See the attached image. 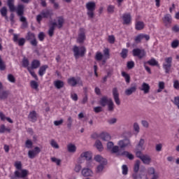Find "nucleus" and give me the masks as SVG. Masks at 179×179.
I'll use <instances>...</instances> for the list:
<instances>
[{
  "label": "nucleus",
  "mask_w": 179,
  "mask_h": 179,
  "mask_svg": "<svg viewBox=\"0 0 179 179\" xmlns=\"http://www.w3.org/2000/svg\"><path fill=\"white\" fill-rule=\"evenodd\" d=\"M13 41L14 43H17L19 45V47H23L24 44H26V40L27 41H29L31 45L33 47H37V45L38 44V42L37 41V38H36V34L31 31H28L25 38H20V34H13Z\"/></svg>",
  "instance_id": "obj_1"
},
{
  "label": "nucleus",
  "mask_w": 179,
  "mask_h": 179,
  "mask_svg": "<svg viewBox=\"0 0 179 179\" xmlns=\"http://www.w3.org/2000/svg\"><path fill=\"white\" fill-rule=\"evenodd\" d=\"M64 23H65V20L64 19V17H57V23L55 22L51 23V26L50 27L48 30V36L50 37H52V36H54L55 27H57V29H62V27H64Z\"/></svg>",
  "instance_id": "obj_2"
},
{
  "label": "nucleus",
  "mask_w": 179,
  "mask_h": 179,
  "mask_svg": "<svg viewBox=\"0 0 179 179\" xmlns=\"http://www.w3.org/2000/svg\"><path fill=\"white\" fill-rule=\"evenodd\" d=\"M54 13L52 12V10H42L41 14L36 16V21L40 24L41 23V21L43 20V18L48 19L49 17L50 19H51Z\"/></svg>",
  "instance_id": "obj_3"
},
{
  "label": "nucleus",
  "mask_w": 179,
  "mask_h": 179,
  "mask_svg": "<svg viewBox=\"0 0 179 179\" xmlns=\"http://www.w3.org/2000/svg\"><path fill=\"white\" fill-rule=\"evenodd\" d=\"M73 52L76 59H78L79 57H85V54H86V48L85 46L79 47L78 45H74L73 47Z\"/></svg>",
  "instance_id": "obj_4"
},
{
  "label": "nucleus",
  "mask_w": 179,
  "mask_h": 179,
  "mask_svg": "<svg viewBox=\"0 0 179 179\" xmlns=\"http://www.w3.org/2000/svg\"><path fill=\"white\" fill-rule=\"evenodd\" d=\"M85 6L88 17L93 19L94 17V10H96V3L94 1H89L86 3Z\"/></svg>",
  "instance_id": "obj_5"
},
{
  "label": "nucleus",
  "mask_w": 179,
  "mask_h": 179,
  "mask_svg": "<svg viewBox=\"0 0 179 179\" xmlns=\"http://www.w3.org/2000/svg\"><path fill=\"white\" fill-rule=\"evenodd\" d=\"M15 11H16L17 16L20 17V22H22V23L24 22H27L26 17H23V15H24V5L19 4L15 8Z\"/></svg>",
  "instance_id": "obj_6"
},
{
  "label": "nucleus",
  "mask_w": 179,
  "mask_h": 179,
  "mask_svg": "<svg viewBox=\"0 0 179 179\" xmlns=\"http://www.w3.org/2000/svg\"><path fill=\"white\" fill-rule=\"evenodd\" d=\"M67 83L71 86L72 87H75L76 85H80V86H83V82L80 79V77H71L67 80Z\"/></svg>",
  "instance_id": "obj_7"
},
{
  "label": "nucleus",
  "mask_w": 179,
  "mask_h": 179,
  "mask_svg": "<svg viewBox=\"0 0 179 179\" xmlns=\"http://www.w3.org/2000/svg\"><path fill=\"white\" fill-rule=\"evenodd\" d=\"M85 40H86V29H85V28H80L76 41L78 44H83Z\"/></svg>",
  "instance_id": "obj_8"
},
{
  "label": "nucleus",
  "mask_w": 179,
  "mask_h": 179,
  "mask_svg": "<svg viewBox=\"0 0 179 179\" xmlns=\"http://www.w3.org/2000/svg\"><path fill=\"white\" fill-rule=\"evenodd\" d=\"M164 63L163 64V69L166 73H170L171 69V63L173 62V57H169L164 59Z\"/></svg>",
  "instance_id": "obj_9"
},
{
  "label": "nucleus",
  "mask_w": 179,
  "mask_h": 179,
  "mask_svg": "<svg viewBox=\"0 0 179 179\" xmlns=\"http://www.w3.org/2000/svg\"><path fill=\"white\" fill-rule=\"evenodd\" d=\"M133 56L138 57L139 59H142L146 57V52L143 49L136 48L132 50Z\"/></svg>",
  "instance_id": "obj_10"
},
{
  "label": "nucleus",
  "mask_w": 179,
  "mask_h": 179,
  "mask_svg": "<svg viewBox=\"0 0 179 179\" xmlns=\"http://www.w3.org/2000/svg\"><path fill=\"white\" fill-rule=\"evenodd\" d=\"M143 38H145L146 41H149V40H150V36L145 34H140L134 38V41L137 44H139V43H141Z\"/></svg>",
  "instance_id": "obj_11"
},
{
  "label": "nucleus",
  "mask_w": 179,
  "mask_h": 179,
  "mask_svg": "<svg viewBox=\"0 0 179 179\" xmlns=\"http://www.w3.org/2000/svg\"><path fill=\"white\" fill-rule=\"evenodd\" d=\"M117 145L121 149H124V148H129V146H131V141L129 138H124L123 140H120Z\"/></svg>",
  "instance_id": "obj_12"
},
{
  "label": "nucleus",
  "mask_w": 179,
  "mask_h": 179,
  "mask_svg": "<svg viewBox=\"0 0 179 179\" xmlns=\"http://www.w3.org/2000/svg\"><path fill=\"white\" fill-rule=\"evenodd\" d=\"M112 92L115 103L117 104V106H120V104H121V101L120 100V93L118 92V89L117 87H114Z\"/></svg>",
  "instance_id": "obj_13"
},
{
  "label": "nucleus",
  "mask_w": 179,
  "mask_h": 179,
  "mask_svg": "<svg viewBox=\"0 0 179 179\" xmlns=\"http://www.w3.org/2000/svg\"><path fill=\"white\" fill-rule=\"evenodd\" d=\"M14 174L15 177H17V178H24L25 177H27V175L29 174V171L26 169H22L21 171V173L19 171H15Z\"/></svg>",
  "instance_id": "obj_14"
},
{
  "label": "nucleus",
  "mask_w": 179,
  "mask_h": 179,
  "mask_svg": "<svg viewBox=\"0 0 179 179\" xmlns=\"http://www.w3.org/2000/svg\"><path fill=\"white\" fill-rule=\"evenodd\" d=\"M122 19L123 20V24H131L132 17H131V13H124Z\"/></svg>",
  "instance_id": "obj_15"
},
{
  "label": "nucleus",
  "mask_w": 179,
  "mask_h": 179,
  "mask_svg": "<svg viewBox=\"0 0 179 179\" xmlns=\"http://www.w3.org/2000/svg\"><path fill=\"white\" fill-rule=\"evenodd\" d=\"M28 119L31 122H36L37 121V112L36 110L31 111L28 115Z\"/></svg>",
  "instance_id": "obj_16"
},
{
  "label": "nucleus",
  "mask_w": 179,
  "mask_h": 179,
  "mask_svg": "<svg viewBox=\"0 0 179 179\" xmlns=\"http://www.w3.org/2000/svg\"><path fill=\"white\" fill-rule=\"evenodd\" d=\"M94 160L100 164H107V159L101 157V155H97L94 157Z\"/></svg>",
  "instance_id": "obj_17"
},
{
  "label": "nucleus",
  "mask_w": 179,
  "mask_h": 179,
  "mask_svg": "<svg viewBox=\"0 0 179 179\" xmlns=\"http://www.w3.org/2000/svg\"><path fill=\"white\" fill-rule=\"evenodd\" d=\"M40 65H41V62L38 59H33L31 63V69H37L40 68Z\"/></svg>",
  "instance_id": "obj_18"
},
{
  "label": "nucleus",
  "mask_w": 179,
  "mask_h": 179,
  "mask_svg": "<svg viewBox=\"0 0 179 179\" xmlns=\"http://www.w3.org/2000/svg\"><path fill=\"white\" fill-rule=\"evenodd\" d=\"M7 5L10 11L15 12L16 10V7H15V0H7Z\"/></svg>",
  "instance_id": "obj_19"
},
{
  "label": "nucleus",
  "mask_w": 179,
  "mask_h": 179,
  "mask_svg": "<svg viewBox=\"0 0 179 179\" xmlns=\"http://www.w3.org/2000/svg\"><path fill=\"white\" fill-rule=\"evenodd\" d=\"M109 103H110V99H108L107 96H103L102 98H101L99 101V104L102 107H106Z\"/></svg>",
  "instance_id": "obj_20"
},
{
  "label": "nucleus",
  "mask_w": 179,
  "mask_h": 179,
  "mask_svg": "<svg viewBox=\"0 0 179 179\" xmlns=\"http://www.w3.org/2000/svg\"><path fill=\"white\" fill-rule=\"evenodd\" d=\"M47 69H48V65L45 64V65H43L39 68L38 70V75L39 76H44V74L45 73Z\"/></svg>",
  "instance_id": "obj_21"
},
{
  "label": "nucleus",
  "mask_w": 179,
  "mask_h": 179,
  "mask_svg": "<svg viewBox=\"0 0 179 179\" xmlns=\"http://www.w3.org/2000/svg\"><path fill=\"white\" fill-rule=\"evenodd\" d=\"M135 29L136 30H143V29H145V22L142 21H136Z\"/></svg>",
  "instance_id": "obj_22"
},
{
  "label": "nucleus",
  "mask_w": 179,
  "mask_h": 179,
  "mask_svg": "<svg viewBox=\"0 0 179 179\" xmlns=\"http://www.w3.org/2000/svg\"><path fill=\"white\" fill-rule=\"evenodd\" d=\"M141 160L144 164H150V162H152V158H150V156L145 155L141 157Z\"/></svg>",
  "instance_id": "obj_23"
},
{
  "label": "nucleus",
  "mask_w": 179,
  "mask_h": 179,
  "mask_svg": "<svg viewBox=\"0 0 179 179\" xmlns=\"http://www.w3.org/2000/svg\"><path fill=\"white\" fill-rule=\"evenodd\" d=\"M136 92V85L131 87L130 88L125 90L124 93L126 96H131L132 93H135Z\"/></svg>",
  "instance_id": "obj_24"
},
{
  "label": "nucleus",
  "mask_w": 179,
  "mask_h": 179,
  "mask_svg": "<svg viewBox=\"0 0 179 179\" xmlns=\"http://www.w3.org/2000/svg\"><path fill=\"white\" fill-rule=\"evenodd\" d=\"M92 174H93V172L89 168H85L82 170V175L84 177H90Z\"/></svg>",
  "instance_id": "obj_25"
},
{
  "label": "nucleus",
  "mask_w": 179,
  "mask_h": 179,
  "mask_svg": "<svg viewBox=\"0 0 179 179\" xmlns=\"http://www.w3.org/2000/svg\"><path fill=\"white\" fill-rule=\"evenodd\" d=\"M163 22L166 26L167 24H171V15L170 14H166L163 18Z\"/></svg>",
  "instance_id": "obj_26"
},
{
  "label": "nucleus",
  "mask_w": 179,
  "mask_h": 179,
  "mask_svg": "<svg viewBox=\"0 0 179 179\" xmlns=\"http://www.w3.org/2000/svg\"><path fill=\"white\" fill-rule=\"evenodd\" d=\"M145 64L150 65V66H159V62L157 61L155 58H151Z\"/></svg>",
  "instance_id": "obj_27"
},
{
  "label": "nucleus",
  "mask_w": 179,
  "mask_h": 179,
  "mask_svg": "<svg viewBox=\"0 0 179 179\" xmlns=\"http://www.w3.org/2000/svg\"><path fill=\"white\" fill-rule=\"evenodd\" d=\"M141 90L144 92L145 94H147V93H149V90H150V86L149 84L146 83H143L141 86Z\"/></svg>",
  "instance_id": "obj_28"
},
{
  "label": "nucleus",
  "mask_w": 179,
  "mask_h": 179,
  "mask_svg": "<svg viewBox=\"0 0 179 179\" xmlns=\"http://www.w3.org/2000/svg\"><path fill=\"white\" fill-rule=\"evenodd\" d=\"M80 157L82 158L85 157L86 160H92V152L89 151L83 152L80 155Z\"/></svg>",
  "instance_id": "obj_29"
},
{
  "label": "nucleus",
  "mask_w": 179,
  "mask_h": 179,
  "mask_svg": "<svg viewBox=\"0 0 179 179\" xmlns=\"http://www.w3.org/2000/svg\"><path fill=\"white\" fill-rule=\"evenodd\" d=\"M100 138L102 141H108L111 139V136L108 133L103 132L100 134Z\"/></svg>",
  "instance_id": "obj_30"
},
{
  "label": "nucleus",
  "mask_w": 179,
  "mask_h": 179,
  "mask_svg": "<svg viewBox=\"0 0 179 179\" xmlns=\"http://www.w3.org/2000/svg\"><path fill=\"white\" fill-rule=\"evenodd\" d=\"M54 85L56 89H62L65 84L64 83V81L57 80L54 82Z\"/></svg>",
  "instance_id": "obj_31"
},
{
  "label": "nucleus",
  "mask_w": 179,
  "mask_h": 179,
  "mask_svg": "<svg viewBox=\"0 0 179 179\" xmlns=\"http://www.w3.org/2000/svg\"><path fill=\"white\" fill-rule=\"evenodd\" d=\"M67 150L69 153H75L76 152V145L72 143L67 145Z\"/></svg>",
  "instance_id": "obj_32"
},
{
  "label": "nucleus",
  "mask_w": 179,
  "mask_h": 179,
  "mask_svg": "<svg viewBox=\"0 0 179 179\" xmlns=\"http://www.w3.org/2000/svg\"><path fill=\"white\" fill-rule=\"evenodd\" d=\"M120 156H125L129 159V160H134V155L130 154L128 151H124L122 153H119Z\"/></svg>",
  "instance_id": "obj_33"
},
{
  "label": "nucleus",
  "mask_w": 179,
  "mask_h": 179,
  "mask_svg": "<svg viewBox=\"0 0 179 179\" xmlns=\"http://www.w3.org/2000/svg\"><path fill=\"white\" fill-rule=\"evenodd\" d=\"M0 13L3 17H5L6 20H8V9L6 7H3L0 9Z\"/></svg>",
  "instance_id": "obj_34"
},
{
  "label": "nucleus",
  "mask_w": 179,
  "mask_h": 179,
  "mask_svg": "<svg viewBox=\"0 0 179 179\" xmlns=\"http://www.w3.org/2000/svg\"><path fill=\"white\" fill-rule=\"evenodd\" d=\"M22 62V66L24 68H27V71H29V68H30V66H29V59H27V57H24Z\"/></svg>",
  "instance_id": "obj_35"
},
{
  "label": "nucleus",
  "mask_w": 179,
  "mask_h": 179,
  "mask_svg": "<svg viewBox=\"0 0 179 179\" xmlns=\"http://www.w3.org/2000/svg\"><path fill=\"white\" fill-rule=\"evenodd\" d=\"M95 146L96 149L99 150V152H103V144L101 143V141H100V140L96 141Z\"/></svg>",
  "instance_id": "obj_36"
},
{
  "label": "nucleus",
  "mask_w": 179,
  "mask_h": 179,
  "mask_svg": "<svg viewBox=\"0 0 179 179\" xmlns=\"http://www.w3.org/2000/svg\"><path fill=\"white\" fill-rule=\"evenodd\" d=\"M141 166V161L137 160L134 166V174H138V171H139V166Z\"/></svg>",
  "instance_id": "obj_37"
},
{
  "label": "nucleus",
  "mask_w": 179,
  "mask_h": 179,
  "mask_svg": "<svg viewBox=\"0 0 179 179\" xmlns=\"http://www.w3.org/2000/svg\"><path fill=\"white\" fill-rule=\"evenodd\" d=\"M120 57H122L123 59H125L128 57V49L123 48L120 52Z\"/></svg>",
  "instance_id": "obj_38"
},
{
  "label": "nucleus",
  "mask_w": 179,
  "mask_h": 179,
  "mask_svg": "<svg viewBox=\"0 0 179 179\" xmlns=\"http://www.w3.org/2000/svg\"><path fill=\"white\" fill-rule=\"evenodd\" d=\"M122 76L124 78L127 83H129V82H131V76H129V74L127 73L125 71L122 72Z\"/></svg>",
  "instance_id": "obj_39"
},
{
  "label": "nucleus",
  "mask_w": 179,
  "mask_h": 179,
  "mask_svg": "<svg viewBox=\"0 0 179 179\" xmlns=\"http://www.w3.org/2000/svg\"><path fill=\"white\" fill-rule=\"evenodd\" d=\"M8 96H9V92L7 91L0 92L1 100H5V99H8Z\"/></svg>",
  "instance_id": "obj_40"
},
{
  "label": "nucleus",
  "mask_w": 179,
  "mask_h": 179,
  "mask_svg": "<svg viewBox=\"0 0 179 179\" xmlns=\"http://www.w3.org/2000/svg\"><path fill=\"white\" fill-rule=\"evenodd\" d=\"M6 131L10 133V129L6 128L5 127V124H1L0 126V134H3V133H5Z\"/></svg>",
  "instance_id": "obj_41"
},
{
  "label": "nucleus",
  "mask_w": 179,
  "mask_h": 179,
  "mask_svg": "<svg viewBox=\"0 0 179 179\" xmlns=\"http://www.w3.org/2000/svg\"><path fill=\"white\" fill-rule=\"evenodd\" d=\"M108 111L114 110V102H113V99H109V103H108Z\"/></svg>",
  "instance_id": "obj_42"
},
{
  "label": "nucleus",
  "mask_w": 179,
  "mask_h": 179,
  "mask_svg": "<svg viewBox=\"0 0 179 179\" xmlns=\"http://www.w3.org/2000/svg\"><path fill=\"white\" fill-rule=\"evenodd\" d=\"M28 72H29L30 75L34 77V78L36 80H38V77L37 76V74H36V73L34 71H31V67H28Z\"/></svg>",
  "instance_id": "obj_43"
},
{
  "label": "nucleus",
  "mask_w": 179,
  "mask_h": 179,
  "mask_svg": "<svg viewBox=\"0 0 179 179\" xmlns=\"http://www.w3.org/2000/svg\"><path fill=\"white\" fill-rule=\"evenodd\" d=\"M25 148L31 149L33 148V141H31V140H27L25 141Z\"/></svg>",
  "instance_id": "obj_44"
},
{
  "label": "nucleus",
  "mask_w": 179,
  "mask_h": 179,
  "mask_svg": "<svg viewBox=\"0 0 179 179\" xmlns=\"http://www.w3.org/2000/svg\"><path fill=\"white\" fill-rule=\"evenodd\" d=\"M5 69H6V64H5L0 55V71H5Z\"/></svg>",
  "instance_id": "obj_45"
},
{
  "label": "nucleus",
  "mask_w": 179,
  "mask_h": 179,
  "mask_svg": "<svg viewBox=\"0 0 179 179\" xmlns=\"http://www.w3.org/2000/svg\"><path fill=\"white\" fill-rule=\"evenodd\" d=\"M50 145L52 148H54L55 149H59V145H58V143H57V141H55V140L54 139H52L50 141Z\"/></svg>",
  "instance_id": "obj_46"
},
{
  "label": "nucleus",
  "mask_w": 179,
  "mask_h": 179,
  "mask_svg": "<svg viewBox=\"0 0 179 179\" xmlns=\"http://www.w3.org/2000/svg\"><path fill=\"white\" fill-rule=\"evenodd\" d=\"M108 41L110 44H114L115 43V36L114 35H109L108 36Z\"/></svg>",
  "instance_id": "obj_47"
},
{
  "label": "nucleus",
  "mask_w": 179,
  "mask_h": 179,
  "mask_svg": "<svg viewBox=\"0 0 179 179\" xmlns=\"http://www.w3.org/2000/svg\"><path fill=\"white\" fill-rule=\"evenodd\" d=\"M158 86H159V89L157 90V93H160L162 90H164V82L160 81L159 83Z\"/></svg>",
  "instance_id": "obj_48"
},
{
  "label": "nucleus",
  "mask_w": 179,
  "mask_h": 179,
  "mask_svg": "<svg viewBox=\"0 0 179 179\" xmlns=\"http://www.w3.org/2000/svg\"><path fill=\"white\" fill-rule=\"evenodd\" d=\"M95 59L96 61H101L103 59V54L100 52H97L95 56Z\"/></svg>",
  "instance_id": "obj_49"
},
{
  "label": "nucleus",
  "mask_w": 179,
  "mask_h": 179,
  "mask_svg": "<svg viewBox=\"0 0 179 179\" xmlns=\"http://www.w3.org/2000/svg\"><path fill=\"white\" fill-rule=\"evenodd\" d=\"M14 166L17 170H22V162L17 161L15 162Z\"/></svg>",
  "instance_id": "obj_50"
},
{
  "label": "nucleus",
  "mask_w": 179,
  "mask_h": 179,
  "mask_svg": "<svg viewBox=\"0 0 179 179\" xmlns=\"http://www.w3.org/2000/svg\"><path fill=\"white\" fill-rule=\"evenodd\" d=\"M8 80L11 83H15L16 82V79L15 78V76H13V75L12 74L8 75Z\"/></svg>",
  "instance_id": "obj_51"
},
{
  "label": "nucleus",
  "mask_w": 179,
  "mask_h": 179,
  "mask_svg": "<svg viewBox=\"0 0 179 179\" xmlns=\"http://www.w3.org/2000/svg\"><path fill=\"white\" fill-rule=\"evenodd\" d=\"M122 171L123 176H127L128 174V166L127 165H122Z\"/></svg>",
  "instance_id": "obj_52"
},
{
  "label": "nucleus",
  "mask_w": 179,
  "mask_h": 179,
  "mask_svg": "<svg viewBox=\"0 0 179 179\" xmlns=\"http://www.w3.org/2000/svg\"><path fill=\"white\" fill-rule=\"evenodd\" d=\"M51 162L56 163L57 166L61 165V159H57L55 157L51 158Z\"/></svg>",
  "instance_id": "obj_53"
},
{
  "label": "nucleus",
  "mask_w": 179,
  "mask_h": 179,
  "mask_svg": "<svg viewBox=\"0 0 179 179\" xmlns=\"http://www.w3.org/2000/svg\"><path fill=\"white\" fill-rule=\"evenodd\" d=\"M127 66L128 69H132L135 66V62L134 61L127 62Z\"/></svg>",
  "instance_id": "obj_54"
},
{
  "label": "nucleus",
  "mask_w": 179,
  "mask_h": 179,
  "mask_svg": "<svg viewBox=\"0 0 179 179\" xmlns=\"http://www.w3.org/2000/svg\"><path fill=\"white\" fill-rule=\"evenodd\" d=\"M38 38L39 41H44V38H45V35L44 32H40L38 35Z\"/></svg>",
  "instance_id": "obj_55"
},
{
  "label": "nucleus",
  "mask_w": 179,
  "mask_h": 179,
  "mask_svg": "<svg viewBox=\"0 0 179 179\" xmlns=\"http://www.w3.org/2000/svg\"><path fill=\"white\" fill-rule=\"evenodd\" d=\"M172 102L179 109V96H175L174 99H173V101H172Z\"/></svg>",
  "instance_id": "obj_56"
},
{
  "label": "nucleus",
  "mask_w": 179,
  "mask_h": 179,
  "mask_svg": "<svg viewBox=\"0 0 179 179\" xmlns=\"http://www.w3.org/2000/svg\"><path fill=\"white\" fill-rule=\"evenodd\" d=\"M31 87H32V89L37 90L38 89V84H37V82L32 80L31 81Z\"/></svg>",
  "instance_id": "obj_57"
},
{
  "label": "nucleus",
  "mask_w": 179,
  "mask_h": 179,
  "mask_svg": "<svg viewBox=\"0 0 179 179\" xmlns=\"http://www.w3.org/2000/svg\"><path fill=\"white\" fill-rule=\"evenodd\" d=\"M119 151H120V147H118V145L113 146L110 150V152L112 153H118Z\"/></svg>",
  "instance_id": "obj_58"
},
{
  "label": "nucleus",
  "mask_w": 179,
  "mask_h": 179,
  "mask_svg": "<svg viewBox=\"0 0 179 179\" xmlns=\"http://www.w3.org/2000/svg\"><path fill=\"white\" fill-rule=\"evenodd\" d=\"M179 45V41L178 40H175L171 43V47L172 48H177Z\"/></svg>",
  "instance_id": "obj_59"
},
{
  "label": "nucleus",
  "mask_w": 179,
  "mask_h": 179,
  "mask_svg": "<svg viewBox=\"0 0 179 179\" xmlns=\"http://www.w3.org/2000/svg\"><path fill=\"white\" fill-rule=\"evenodd\" d=\"M115 6L113 5H110L108 6L107 10L108 12V13H114V9H115Z\"/></svg>",
  "instance_id": "obj_60"
},
{
  "label": "nucleus",
  "mask_w": 179,
  "mask_h": 179,
  "mask_svg": "<svg viewBox=\"0 0 179 179\" xmlns=\"http://www.w3.org/2000/svg\"><path fill=\"white\" fill-rule=\"evenodd\" d=\"M114 148V143L109 141L107 143V149L108 150H111Z\"/></svg>",
  "instance_id": "obj_61"
},
{
  "label": "nucleus",
  "mask_w": 179,
  "mask_h": 179,
  "mask_svg": "<svg viewBox=\"0 0 179 179\" xmlns=\"http://www.w3.org/2000/svg\"><path fill=\"white\" fill-rule=\"evenodd\" d=\"M28 156H29V159H34L36 157V155L33 150H29L28 152Z\"/></svg>",
  "instance_id": "obj_62"
},
{
  "label": "nucleus",
  "mask_w": 179,
  "mask_h": 179,
  "mask_svg": "<svg viewBox=\"0 0 179 179\" xmlns=\"http://www.w3.org/2000/svg\"><path fill=\"white\" fill-rule=\"evenodd\" d=\"M34 152V154H35V156H37L40 152H41V150L38 147H35L34 150H32Z\"/></svg>",
  "instance_id": "obj_63"
},
{
  "label": "nucleus",
  "mask_w": 179,
  "mask_h": 179,
  "mask_svg": "<svg viewBox=\"0 0 179 179\" xmlns=\"http://www.w3.org/2000/svg\"><path fill=\"white\" fill-rule=\"evenodd\" d=\"M173 87L174 89H176V90H179V82L178 80H176L173 82Z\"/></svg>",
  "instance_id": "obj_64"
}]
</instances>
